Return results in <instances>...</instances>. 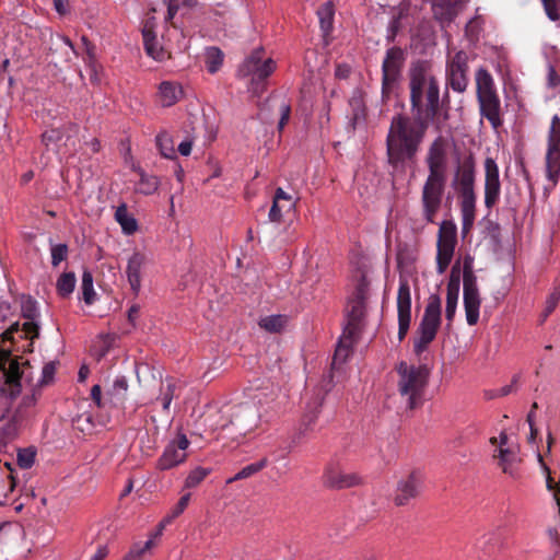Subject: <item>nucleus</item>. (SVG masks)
Here are the masks:
<instances>
[{"label":"nucleus","instance_id":"1","mask_svg":"<svg viewBox=\"0 0 560 560\" xmlns=\"http://www.w3.org/2000/svg\"><path fill=\"white\" fill-rule=\"evenodd\" d=\"M430 124L434 125L436 131L442 130L441 119L421 114H396L392 117L386 137V153L393 168H402L416 161Z\"/></svg>","mask_w":560,"mask_h":560},{"label":"nucleus","instance_id":"2","mask_svg":"<svg viewBox=\"0 0 560 560\" xmlns=\"http://www.w3.org/2000/svg\"><path fill=\"white\" fill-rule=\"evenodd\" d=\"M410 112L441 119L440 85L432 62L418 59L408 69Z\"/></svg>","mask_w":560,"mask_h":560},{"label":"nucleus","instance_id":"3","mask_svg":"<svg viewBox=\"0 0 560 560\" xmlns=\"http://www.w3.org/2000/svg\"><path fill=\"white\" fill-rule=\"evenodd\" d=\"M476 184V162L471 154L458 160L452 178V187L459 198V207L462 213V231L468 233L476 217L475 192Z\"/></svg>","mask_w":560,"mask_h":560},{"label":"nucleus","instance_id":"4","mask_svg":"<svg viewBox=\"0 0 560 560\" xmlns=\"http://www.w3.org/2000/svg\"><path fill=\"white\" fill-rule=\"evenodd\" d=\"M262 400L260 394H255L253 400L244 401L235 406H225L220 410L221 420L217 428L225 429L228 425H234L240 434L247 435L259 429L262 423H268L270 417L266 411L262 413L259 406Z\"/></svg>","mask_w":560,"mask_h":560},{"label":"nucleus","instance_id":"5","mask_svg":"<svg viewBox=\"0 0 560 560\" xmlns=\"http://www.w3.org/2000/svg\"><path fill=\"white\" fill-rule=\"evenodd\" d=\"M396 372L400 399L409 410L420 408L423 405L424 392L429 382V369L427 365H413L400 361L396 365Z\"/></svg>","mask_w":560,"mask_h":560},{"label":"nucleus","instance_id":"6","mask_svg":"<svg viewBox=\"0 0 560 560\" xmlns=\"http://www.w3.org/2000/svg\"><path fill=\"white\" fill-rule=\"evenodd\" d=\"M262 47L255 48L237 69L241 78H249L248 92L254 96H261L267 90V79L277 68L276 61L271 57L265 56Z\"/></svg>","mask_w":560,"mask_h":560},{"label":"nucleus","instance_id":"7","mask_svg":"<svg viewBox=\"0 0 560 560\" xmlns=\"http://www.w3.org/2000/svg\"><path fill=\"white\" fill-rule=\"evenodd\" d=\"M0 372L4 382L0 387V421L9 417L13 400L21 394L23 371L18 358L9 350H0Z\"/></svg>","mask_w":560,"mask_h":560},{"label":"nucleus","instance_id":"8","mask_svg":"<svg viewBox=\"0 0 560 560\" xmlns=\"http://www.w3.org/2000/svg\"><path fill=\"white\" fill-rule=\"evenodd\" d=\"M406 59L407 52L401 47L393 46L386 50L382 62L381 97L383 103L389 102L398 94Z\"/></svg>","mask_w":560,"mask_h":560},{"label":"nucleus","instance_id":"9","mask_svg":"<svg viewBox=\"0 0 560 560\" xmlns=\"http://www.w3.org/2000/svg\"><path fill=\"white\" fill-rule=\"evenodd\" d=\"M441 326V299L433 294L429 298L424 308V314L418 327V337L413 341V351L421 354L427 350L429 345L435 339L438 330Z\"/></svg>","mask_w":560,"mask_h":560},{"label":"nucleus","instance_id":"10","mask_svg":"<svg viewBox=\"0 0 560 560\" xmlns=\"http://www.w3.org/2000/svg\"><path fill=\"white\" fill-rule=\"evenodd\" d=\"M22 315L26 319L21 326L19 323L12 324L5 331L1 334L3 341L15 342V335H19L21 339H28L31 342L27 346L26 351H33V341L39 337V326L36 323V318L39 316L36 302L32 299H27L22 304Z\"/></svg>","mask_w":560,"mask_h":560},{"label":"nucleus","instance_id":"11","mask_svg":"<svg viewBox=\"0 0 560 560\" xmlns=\"http://www.w3.org/2000/svg\"><path fill=\"white\" fill-rule=\"evenodd\" d=\"M446 185V175L429 173L421 192L423 218L429 223H434L441 208Z\"/></svg>","mask_w":560,"mask_h":560},{"label":"nucleus","instance_id":"12","mask_svg":"<svg viewBox=\"0 0 560 560\" xmlns=\"http://www.w3.org/2000/svg\"><path fill=\"white\" fill-rule=\"evenodd\" d=\"M457 244V228L453 221L440 224L436 243V271L443 275L450 266Z\"/></svg>","mask_w":560,"mask_h":560},{"label":"nucleus","instance_id":"13","mask_svg":"<svg viewBox=\"0 0 560 560\" xmlns=\"http://www.w3.org/2000/svg\"><path fill=\"white\" fill-rule=\"evenodd\" d=\"M546 176L556 185L560 176V117L553 115L547 137Z\"/></svg>","mask_w":560,"mask_h":560},{"label":"nucleus","instance_id":"14","mask_svg":"<svg viewBox=\"0 0 560 560\" xmlns=\"http://www.w3.org/2000/svg\"><path fill=\"white\" fill-rule=\"evenodd\" d=\"M398 339L402 341L411 322V295L408 280L400 279L397 292Z\"/></svg>","mask_w":560,"mask_h":560},{"label":"nucleus","instance_id":"15","mask_svg":"<svg viewBox=\"0 0 560 560\" xmlns=\"http://www.w3.org/2000/svg\"><path fill=\"white\" fill-rule=\"evenodd\" d=\"M448 154V141L442 135H439L429 145L425 164L429 173L446 175Z\"/></svg>","mask_w":560,"mask_h":560},{"label":"nucleus","instance_id":"16","mask_svg":"<svg viewBox=\"0 0 560 560\" xmlns=\"http://www.w3.org/2000/svg\"><path fill=\"white\" fill-rule=\"evenodd\" d=\"M189 446V441L186 435L182 434L171 442L163 451L162 455L158 459L156 467L160 470L172 469L179 464L184 463L187 454L186 450Z\"/></svg>","mask_w":560,"mask_h":560},{"label":"nucleus","instance_id":"17","mask_svg":"<svg viewBox=\"0 0 560 560\" xmlns=\"http://www.w3.org/2000/svg\"><path fill=\"white\" fill-rule=\"evenodd\" d=\"M468 56L465 51H457L447 62V74L451 88L456 92H464L467 89Z\"/></svg>","mask_w":560,"mask_h":560},{"label":"nucleus","instance_id":"18","mask_svg":"<svg viewBox=\"0 0 560 560\" xmlns=\"http://www.w3.org/2000/svg\"><path fill=\"white\" fill-rule=\"evenodd\" d=\"M499 167L492 158L485 160V206L492 209L500 199Z\"/></svg>","mask_w":560,"mask_h":560},{"label":"nucleus","instance_id":"19","mask_svg":"<svg viewBox=\"0 0 560 560\" xmlns=\"http://www.w3.org/2000/svg\"><path fill=\"white\" fill-rule=\"evenodd\" d=\"M423 478L420 471L413 470L397 483L394 502L398 506L406 505L411 499L417 498L422 489Z\"/></svg>","mask_w":560,"mask_h":560},{"label":"nucleus","instance_id":"20","mask_svg":"<svg viewBox=\"0 0 560 560\" xmlns=\"http://www.w3.org/2000/svg\"><path fill=\"white\" fill-rule=\"evenodd\" d=\"M467 2L468 0H433V16L445 27L455 20Z\"/></svg>","mask_w":560,"mask_h":560},{"label":"nucleus","instance_id":"21","mask_svg":"<svg viewBox=\"0 0 560 560\" xmlns=\"http://www.w3.org/2000/svg\"><path fill=\"white\" fill-rule=\"evenodd\" d=\"M148 262L149 258L147 254L140 250L133 252L128 258L126 275L135 295H137L141 289V275Z\"/></svg>","mask_w":560,"mask_h":560},{"label":"nucleus","instance_id":"22","mask_svg":"<svg viewBox=\"0 0 560 560\" xmlns=\"http://www.w3.org/2000/svg\"><path fill=\"white\" fill-rule=\"evenodd\" d=\"M364 317V301H363V285L357 288L355 298L350 302L349 311L347 314V325L345 331L348 334L358 335L361 329V322Z\"/></svg>","mask_w":560,"mask_h":560},{"label":"nucleus","instance_id":"23","mask_svg":"<svg viewBox=\"0 0 560 560\" xmlns=\"http://www.w3.org/2000/svg\"><path fill=\"white\" fill-rule=\"evenodd\" d=\"M480 115L485 117L494 129L502 125L501 102L498 93L477 97Z\"/></svg>","mask_w":560,"mask_h":560},{"label":"nucleus","instance_id":"24","mask_svg":"<svg viewBox=\"0 0 560 560\" xmlns=\"http://www.w3.org/2000/svg\"><path fill=\"white\" fill-rule=\"evenodd\" d=\"M325 485L330 488L346 489L360 483V477L353 472H346L337 467L329 466L324 475Z\"/></svg>","mask_w":560,"mask_h":560},{"label":"nucleus","instance_id":"25","mask_svg":"<svg viewBox=\"0 0 560 560\" xmlns=\"http://www.w3.org/2000/svg\"><path fill=\"white\" fill-rule=\"evenodd\" d=\"M504 539V530L497 528L482 535L477 540L476 548L479 549L485 557H490L502 547Z\"/></svg>","mask_w":560,"mask_h":560},{"label":"nucleus","instance_id":"26","mask_svg":"<svg viewBox=\"0 0 560 560\" xmlns=\"http://www.w3.org/2000/svg\"><path fill=\"white\" fill-rule=\"evenodd\" d=\"M319 20V27L323 33L325 44H329V36L334 30L335 8L331 1L323 3L316 12Z\"/></svg>","mask_w":560,"mask_h":560},{"label":"nucleus","instance_id":"27","mask_svg":"<svg viewBox=\"0 0 560 560\" xmlns=\"http://www.w3.org/2000/svg\"><path fill=\"white\" fill-rule=\"evenodd\" d=\"M183 96L182 86L172 81H163L159 86V102L164 107H170L176 104Z\"/></svg>","mask_w":560,"mask_h":560},{"label":"nucleus","instance_id":"28","mask_svg":"<svg viewBox=\"0 0 560 560\" xmlns=\"http://www.w3.org/2000/svg\"><path fill=\"white\" fill-rule=\"evenodd\" d=\"M357 336L358 335L354 334H348V331L345 330L342 331V335L340 336L335 350L332 366L346 362L351 352V348L355 341Z\"/></svg>","mask_w":560,"mask_h":560},{"label":"nucleus","instance_id":"29","mask_svg":"<svg viewBox=\"0 0 560 560\" xmlns=\"http://www.w3.org/2000/svg\"><path fill=\"white\" fill-rule=\"evenodd\" d=\"M182 388V383L179 381H175L174 378H166L161 384L160 397L158 399L162 401L163 410H170L173 398L178 396Z\"/></svg>","mask_w":560,"mask_h":560},{"label":"nucleus","instance_id":"30","mask_svg":"<svg viewBox=\"0 0 560 560\" xmlns=\"http://www.w3.org/2000/svg\"><path fill=\"white\" fill-rule=\"evenodd\" d=\"M480 304L481 300L479 293H464V308L469 326H474L478 323Z\"/></svg>","mask_w":560,"mask_h":560},{"label":"nucleus","instance_id":"31","mask_svg":"<svg viewBox=\"0 0 560 560\" xmlns=\"http://www.w3.org/2000/svg\"><path fill=\"white\" fill-rule=\"evenodd\" d=\"M115 220L126 235H132L138 230L137 220L128 212L126 203H121L115 211Z\"/></svg>","mask_w":560,"mask_h":560},{"label":"nucleus","instance_id":"32","mask_svg":"<svg viewBox=\"0 0 560 560\" xmlns=\"http://www.w3.org/2000/svg\"><path fill=\"white\" fill-rule=\"evenodd\" d=\"M477 97L497 93L492 75L485 68L476 72Z\"/></svg>","mask_w":560,"mask_h":560},{"label":"nucleus","instance_id":"33","mask_svg":"<svg viewBox=\"0 0 560 560\" xmlns=\"http://www.w3.org/2000/svg\"><path fill=\"white\" fill-rule=\"evenodd\" d=\"M289 323V316L283 314H275L260 318L258 325L261 329L277 334L281 332Z\"/></svg>","mask_w":560,"mask_h":560},{"label":"nucleus","instance_id":"34","mask_svg":"<svg viewBox=\"0 0 560 560\" xmlns=\"http://www.w3.org/2000/svg\"><path fill=\"white\" fill-rule=\"evenodd\" d=\"M351 108V126L355 129L357 125L365 118L364 100L360 91H355L349 100Z\"/></svg>","mask_w":560,"mask_h":560},{"label":"nucleus","instance_id":"35","mask_svg":"<svg viewBox=\"0 0 560 560\" xmlns=\"http://www.w3.org/2000/svg\"><path fill=\"white\" fill-rule=\"evenodd\" d=\"M463 284L464 293H479L477 287V277L472 270V259L469 256L464 259Z\"/></svg>","mask_w":560,"mask_h":560},{"label":"nucleus","instance_id":"36","mask_svg":"<svg viewBox=\"0 0 560 560\" xmlns=\"http://www.w3.org/2000/svg\"><path fill=\"white\" fill-rule=\"evenodd\" d=\"M267 465H268V458L262 457L260 460H258L256 463H252V464L245 466L244 468H242L237 474H235L233 477L229 478L226 480V483H232L237 480L247 479V478L254 476L255 474L259 472L260 470H262L265 467H267Z\"/></svg>","mask_w":560,"mask_h":560},{"label":"nucleus","instance_id":"37","mask_svg":"<svg viewBox=\"0 0 560 560\" xmlns=\"http://www.w3.org/2000/svg\"><path fill=\"white\" fill-rule=\"evenodd\" d=\"M140 179L137 184V191L142 195H152L154 194L160 185V180L154 175H149L143 171L139 172Z\"/></svg>","mask_w":560,"mask_h":560},{"label":"nucleus","instance_id":"38","mask_svg":"<svg viewBox=\"0 0 560 560\" xmlns=\"http://www.w3.org/2000/svg\"><path fill=\"white\" fill-rule=\"evenodd\" d=\"M84 50H85L84 62L90 70V80H91V82L96 83L100 81L98 71L101 69V66L98 65V62L96 60L95 45H93V44L88 45L84 48Z\"/></svg>","mask_w":560,"mask_h":560},{"label":"nucleus","instance_id":"39","mask_svg":"<svg viewBox=\"0 0 560 560\" xmlns=\"http://www.w3.org/2000/svg\"><path fill=\"white\" fill-rule=\"evenodd\" d=\"M77 278L74 272H63L57 280V292L62 298H68L74 290Z\"/></svg>","mask_w":560,"mask_h":560},{"label":"nucleus","instance_id":"40","mask_svg":"<svg viewBox=\"0 0 560 560\" xmlns=\"http://www.w3.org/2000/svg\"><path fill=\"white\" fill-rule=\"evenodd\" d=\"M212 469L198 466L189 471L185 479L184 488L191 489L198 487L210 474Z\"/></svg>","mask_w":560,"mask_h":560},{"label":"nucleus","instance_id":"41","mask_svg":"<svg viewBox=\"0 0 560 560\" xmlns=\"http://www.w3.org/2000/svg\"><path fill=\"white\" fill-rule=\"evenodd\" d=\"M81 289L83 301L88 305H91L95 300V291L93 287V276L88 269L83 271Z\"/></svg>","mask_w":560,"mask_h":560},{"label":"nucleus","instance_id":"42","mask_svg":"<svg viewBox=\"0 0 560 560\" xmlns=\"http://www.w3.org/2000/svg\"><path fill=\"white\" fill-rule=\"evenodd\" d=\"M223 63V54L217 47H210L207 49L206 65L210 73H215Z\"/></svg>","mask_w":560,"mask_h":560},{"label":"nucleus","instance_id":"43","mask_svg":"<svg viewBox=\"0 0 560 560\" xmlns=\"http://www.w3.org/2000/svg\"><path fill=\"white\" fill-rule=\"evenodd\" d=\"M190 493H185L184 495L180 497V499L178 500L177 504L174 506V509L172 510L171 514L167 515L161 523V526H160V530L156 533V536L161 533V530L164 528L165 524H168L171 523L174 518H176L177 516H179L184 511L185 509L187 508L189 501H190Z\"/></svg>","mask_w":560,"mask_h":560},{"label":"nucleus","instance_id":"44","mask_svg":"<svg viewBox=\"0 0 560 560\" xmlns=\"http://www.w3.org/2000/svg\"><path fill=\"white\" fill-rule=\"evenodd\" d=\"M153 547V539L145 542H136L122 560H142L143 556Z\"/></svg>","mask_w":560,"mask_h":560},{"label":"nucleus","instance_id":"45","mask_svg":"<svg viewBox=\"0 0 560 560\" xmlns=\"http://www.w3.org/2000/svg\"><path fill=\"white\" fill-rule=\"evenodd\" d=\"M317 416H318L317 407L315 408L314 411H311V412H307L304 415L302 422H301L299 433L296 434V436L293 438V443L300 442L301 436L306 435V433L308 431L313 430V425L315 424V422L317 420Z\"/></svg>","mask_w":560,"mask_h":560},{"label":"nucleus","instance_id":"46","mask_svg":"<svg viewBox=\"0 0 560 560\" xmlns=\"http://www.w3.org/2000/svg\"><path fill=\"white\" fill-rule=\"evenodd\" d=\"M22 420L20 410H15L8 423L2 428V436L5 440H13L19 432V425Z\"/></svg>","mask_w":560,"mask_h":560},{"label":"nucleus","instance_id":"47","mask_svg":"<svg viewBox=\"0 0 560 560\" xmlns=\"http://www.w3.org/2000/svg\"><path fill=\"white\" fill-rule=\"evenodd\" d=\"M156 145L162 156L166 159H173L175 156L174 145L167 133H160L156 136Z\"/></svg>","mask_w":560,"mask_h":560},{"label":"nucleus","instance_id":"48","mask_svg":"<svg viewBox=\"0 0 560 560\" xmlns=\"http://www.w3.org/2000/svg\"><path fill=\"white\" fill-rule=\"evenodd\" d=\"M18 465L23 469H30L35 462L36 450L34 447L20 448L18 451Z\"/></svg>","mask_w":560,"mask_h":560},{"label":"nucleus","instance_id":"49","mask_svg":"<svg viewBox=\"0 0 560 560\" xmlns=\"http://www.w3.org/2000/svg\"><path fill=\"white\" fill-rule=\"evenodd\" d=\"M460 288V267L459 261L455 262L451 269L450 279L447 282V293H458Z\"/></svg>","mask_w":560,"mask_h":560},{"label":"nucleus","instance_id":"50","mask_svg":"<svg viewBox=\"0 0 560 560\" xmlns=\"http://www.w3.org/2000/svg\"><path fill=\"white\" fill-rule=\"evenodd\" d=\"M63 138V131L60 128H50L42 133V143L49 150L51 144H56Z\"/></svg>","mask_w":560,"mask_h":560},{"label":"nucleus","instance_id":"51","mask_svg":"<svg viewBox=\"0 0 560 560\" xmlns=\"http://www.w3.org/2000/svg\"><path fill=\"white\" fill-rule=\"evenodd\" d=\"M458 296H459L458 293H447L446 292L445 318L447 320L448 327L452 325V322L456 314Z\"/></svg>","mask_w":560,"mask_h":560},{"label":"nucleus","instance_id":"52","mask_svg":"<svg viewBox=\"0 0 560 560\" xmlns=\"http://www.w3.org/2000/svg\"><path fill=\"white\" fill-rule=\"evenodd\" d=\"M128 389V382L125 376H119L114 381L113 390L110 396L119 401H122Z\"/></svg>","mask_w":560,"mask_h":560},{"label":"nucleus","instance_id":"53","mask_svg":"<svg viewBox=\"0 0 560 560\" xmlns=\"http://www.w3.org/2000/svg\"><path fill=\"white\" fill-rule=\"evenodd\" d=\"M289 211L290 210H287L285 203H279L272 200V205L268 213V220L271 223H281L283 213Z\"/></svg>","mask_w":560,"mask_h":560},{"label":"nucleus","instance_id":"54","mask_svg":"<svg viewBox=\"0 0 560 560\" xmlns=\"http://www.w3.org/2000/svg\"><path fill=\"white\" fill-rule=\"evenodd\" d=\"M51 252V265L57 267L61 261H63L69 253V248L67 244H57L54 245L50 249Z\"/></svg>","mask_w":560,"mask_h":560},{"label":"nucleus","instance_id":"55","mask_svg":"<svg viewBox=\"0 0 560 560\" xmlns=\"http://www.w3.org/2000/svg\"><path fill=\"white\" fill-rule=\"evenodd\" d=\"M278 108H279V114H280V119L278 122V130L282 131L284 129V127L287 126V124L289 122V119L291 116V105L288 102H285L284 100H282L279 103Z\"/></svg>","mask_w":560,"mask_h":560},{"label":"nucleus","instance_id":"56","mask_svg":"<svg viewBox=\"0 0 560 560\" xmlns=\"http://www.w3.org/2000/svg\"><path fill=\"white\" fill-rule=\"evenodd\" d=\"M272 200L279 203H285L287 210H293L295 208V201L293 200V197L287 194L280 187L276 189Z\"/></svg>","mask_w":560,"mask_h":560},{"label":"nucleus","instance_id":"57","mask_svg":"<svg viewBox=\"0 0 560 560\" xmlns=\"http://www.w3.org/2000/svg\"><path fill=\"white\" fill-rule=\"evenodd\" d=\"M513 456L514 455L510 450L503 447H500L498 454L494 455V457L499 458V465L502 467L503 472L510 474L509 464Z\"/></svg>","mask_w":560,"mask_h":560},{"label":"nucleus","instance_id":"58","mask_svg":"<svg viewBox=\"0 0 560 560\" xmlns=\"http://www.w3.org/2000/svg\"><path fill=\"white\" fill-rule=\"evenodd\" d=\"M545 12L551 21L560 20L557 0H541Z\"/></svg>","mask_w":560,"mask_h":560},{"label":"nucleus","instance_id":"59","mask_svg":"<svg viewBox=\"0 0 560 560\" xmlns=\"http://www.w3.org/2000/svg\"><path fill=\"white\" fill-rule=\"evenodd\" d=\"M142 37L145 50H150L152 42L156 40V36L153 30V24L149 21L144 24L142 28Z\"/></svg>","mask_w":560,"mask_h":560},{"label":"nucleus","instance_id":"60","mask_svg":"<svg viewBox=\"0 0 560 560\" xmlns=\"http://www.w3.org/2000/svg\"><path fill=\"white\" fill-rule=\"evenodd\" d=\"M55 373H56V363L55 362L46 363L44 365V368H43V371H42L40 384L42 385H46L49 382H51L52 378H54Z\"/></svg>","mask_w":560,"mask_h":560},{"label":"nucleus","instance_id":"61","mask_svg":"<svg viewBox=\"0 0 560 560\" xmlns=\"http://www.w3.org/2000/svg\"><path fill=\"white\" fill-rule=\"evenodd\" d=\"M149 56L158 61H163L167 56L166 51L159 46L158 40L152 42L150 50H145Z\"/></svg>","mask_w":560,"mask_h":560},{"label":"nucleus","instance_id":"62","mask_svg":"<svg viewBox=\"0 0 560 560\" xmlns=\"http://www.w3.org/2000/svg\"><path fill=\"white\" fill-rule=\"evenodd\" d=\"M91 399L93 400L97 408H104L106 406V400L102 396V388L100 385H94L92 387Z\"/></svg>","mask_w":560,"mask_h":560},{"label":"nucleus","instance_id":"63","mask_svg":"<svg viewBox=\"0 0 560 560\" xmlns=\"http://www.w3.org/2000/svg\"><path fill=\"white\" fill-rule=\"evenodd\" d=\"M400 28V15L394 16L388 25L387 42H394Z\"/></svg>","mask_w":560,"mask_h":560},{"label":"nucleus","instance_id":"64","mask_svg":"<svg viewBox=\"0 0 560 560\" xmlns=\"http://www.w3.org/2000/svg\"><path fill=\"white\" fill-rule=\"evenodd\" d=\"M351 73V67L347 63H338L335 69V75L338 79H348Z\"/></svg>","mask_w":560,"mask_h":560}]
</instances>
